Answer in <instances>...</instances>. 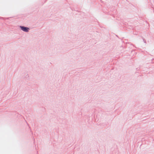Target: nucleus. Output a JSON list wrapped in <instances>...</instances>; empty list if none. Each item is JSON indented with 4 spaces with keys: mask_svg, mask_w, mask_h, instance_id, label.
<instances>
[{
    "mask_svg": "<svg viewBox=\"0 0 154 154\" xmlns=\"http://www.w3.org/2000/svg\"><path fill=\"white\" fill-rule=\"evenodd\" d=\"M20 28L21 30L25 32H28L29 31V29L28 27L24 26H20Z\"/></svg>",
    "mask_w": 154,
    "mask_h": 154,
    "instance_id": "nucleus-1",
    "label": "nucleus"
},
{
    "mask_svg": "<svg viewBox=\"0 0 154 154\" xmlns=\"http://www.w3.org/2000/svg\"><path fill=\"white\" fill-rule=\"evenodd\" d=\"M143 41L144 42L146 43V40L143 38Z\"/></svg>",
    "mask_w": 154,
    "mask_h": 154,
    "instance_id": "nucleus-3",
    "label": "nucleus"
},
{
    "mask_svg": "<svg viewBox=\"0 0 154 154\" xmlns=\"http://www.w3.org/2000/svg\"><path fill=\"white\" fill-rule=\"evenodd\" d=\"M9 18L8 17V18H3V17H0V19H2V20H4V19H6V20H7V19H9Z\"/></svg>",
    "mask_w": 154,
    "mask_h": 154,
    "instance_id": "nucleus-2",
    "label": "nucleus"
}]
</instances>
